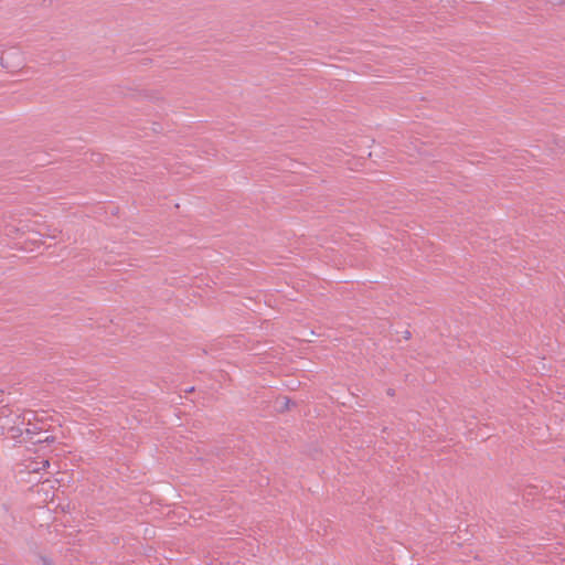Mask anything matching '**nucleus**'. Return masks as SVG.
<instances>
[{"instance_id": "nucleus-1", "label": "nucleus", "mask_w": 565, "mask_h": 565, "mask_svg": "<svg viewBox=\"0 0 565 565\" xmlns=\"http://www.w3.org/2000/svg\"><path fill=\"white\" fill-rule=\"evenodd\" d=\"M23 441L31 443L33 445L42 443L51 444L55 441V437L44 429L43 422H39L36 417H31V422L26 420L25 437H23Z\"/></svg>"}, {"instance_id": "nucleus-2", "label": "nucleus", "mask_w": 565, "mask_h": 565, "mask_svg": "<svg viewBox=\"0 0 565 565\" xmlns=\"http://www.w3.org/2000/svg\"><path fill=\"white\" fill-rule=\"evenodd\" d=\"M31 417L35 418V412L28 411L23 414L13 412L8 405L0 408V430L1 434H6L12 426L20 424H26V420L31 422Z\"/></svg>"}, {"instance_id": "nucleus-3", "label": "nucleus", "mask_w": 565, "mask_h": 565, "mask_svg": "<svg viewBox=\"0 0 565 565\" xmlns=\"http://www.w3.org/2000/svg\"><path fill=\"white\" fill-rule=\"evenodd\" d=\"M25 427L26 424H20L17 423V425L12 426L9 430L6 431V434H2L7 438L10 439H19L25 437ZM20 443L23 441V439L19 440Z\"/></svg>"}, {"instance_id": "nucleus-4", "label": "nucleus", "mask_w": 565, "mask_h": 565, "mask_svg": "<svg viewBox=\"0 0 565 565\" xmlns=\"http://www.w3.org/2000/svg\"><path fill=\"white\" fill-rule=\"evenodd\" d=\"M296 403L288 398V397H284V401L281 403V405L279 406V412H285V411H288L290 409L291 406H295Z\"/></svg>"}, {"instance_id": "nucleus-5", "label": "nucleus", "mask_w": 565, "mask_h": 565, "mask_svg": "<svg viewBox=\"0 0 565 565\" xmlns=\"http://www.w3.org/2000/svg\"><path fill=\"white\" fill-rule=\"evenodd\" d=\"M40 559L42 562V565H54L53 561L47 556L41 555Z\"/></svg>"}, {"instance_id": "nucleus-6", "label": "nucleus", "mask_w": 565, "mask_h": 565, "mask_svg": "<svg viewBox=\"0 0 565 565\" xmlns=\"http://www.w3.org/2000/svg\"><path fill=\"white\" fill-rule=\"evenodd\" d=\"M548 2L552 4H561L563 3V0H548Z\"/></svg>"}, {"instance_id": "nucleus-7", "label": "nucleus", "mask_w": 565, "mask_h": 565, "mask_svg": "<svg viewBox=\"0 0 565 565\" xmlns=\"http://www.w3.org/2000/svg\"><path fill=\"white\" fill-rule=\"evenodd\" d=\"M193 391H194V387H190V388H186V390H185V392H186V393H191V392H193Z\"/></svg>"}, {"instance_id": "nucleus-8", "label": "nucleus", "mask_w": 565, "mask_h": 565, "mask_svg": "<svg viewBox=\"0 0 565 565\" xmlns=\"http://www.w3.org/2000/svg\"><path fill=\"white\" fill-rule=\"evenodd\" d=\"M387 394H388V395H393V394H394V391H393L392 388H390V390L387 391Z\"/></svg>"}]
</instances>
